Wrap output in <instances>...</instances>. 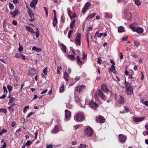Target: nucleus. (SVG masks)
Instances as JSON below:
<instances>
[{"label":"nucleus","instance_id":"1","mask_svg":"<svg viewBox=\"0 0 148 148\" xmlns=\"http://www.w3.org/2000/svg\"><path fill=\"white\" fill-rule=\"evenodd\" d=\"M84 114L83 113L78 112L76 115L75 119L76 121H82L84 119Z\"/></svg>","mask_w":148,"mask_h":148},{"label":"nucleus","instance_id":"2","mask_svg":"<svg viewBox=\"0 0 148 148\" xmlns=\"http://www.w3.org/2000/svg\"><path fill=\"white\" fill-rule=\"evenodd\" d=\"M85 134L86 135L88 136H91L93 134L92 129L90 127H88L85 130Z\"/></svg>","mask_w":148,"mask_h":148},{"label":"nucleus","instance_id":"3","mask_svg":"<svg viewBox=\"0 0 148 148\" xmlns=\"http://www.w3.org/2000/svg\"><path fill=\"white\" fill-rule=\"evenodd\" d=\"M81 34L78 33L77 34V35L75 39V43L76 45H79V46L81 45Z\"/></svg>","mask_w":148,"mask_h":148},{"label":"nucleus","instance_id":"4","mask_svg":"<svg viewBox=\"0 0 148 148\" xmlns=\"http://www.w3.org/2000/svg\"><path fill=\"white\" fill-rule=\"evenodd\" d=\"M96 121L99 123H103L106 120L104 117L101 115H99L96 117Z\"/></svg>","mask_w":148,"mask_h":148},{"label":"nucleus","instance_id":"5","mask_svg":"<svg viewBox=\"0 0 148 148\" xmlns=\"http://www.w3.org/2000/svg\"><path fill=\"white\" fill-rule=\"evenodd\" d=\"M89 105L90 107L94 110H95L99 106L96 103L94 102L93 101H91Z\"/></svg>","mask_w":148,"mask_h":148},{"label":"nucleus","instance_id":"6","mask_svg":"<svg viewBox=\"0 0 148 148\" xmlns=\"http://www.w3.org/2000/svg\"><path fill=\"white\" fill-rule=\"evenodd\" d=\"M85 89V86L84 85H82L77 86L75 88V90L76 91L80 92L83 91Z\"/></svg>","mask_w":148,"mask_h":148},{"label":"nucleus","instance_id":"7","mask_svg":"<svg viewBox=\"0 0 148 148\" xmlns=\"http://www.w3.org/2000/svg\"><path fill=\"white\" fill-rule=\"evenodd\" d=\"M90 5V3L89 2H88L85 4L82 10V12L84 14L85 13L86 11L88 10V7Z\"/></svg>","mask_w":148,"mask_h":148},{"label":"nucleus","instance_id":"8","mask_svg":"<svg viewBox=\"0 0 148 148\" xmlns=\"http://www.w3.org/2000/svg\"><path fill=\"white\" fill-rule=\"evenodd\" d=\"M28 12L29 15L31 18V19L29 20V21H34L35 20L34 15L30 9H28Z\"/></svg>","mask_w":148,"mask_h":148},{"label":"nucleus","instance_id":"9","mask_svg":"<svg viewBox=\"0 0 148 148\" xmlns=\"http://www.w3.org/2000/svg\"><path fill=\"white\" fill-rule=\"evenodd\" d=\"M98 94L100 97L103 100H105V96L102 91L100 89L98 90Z\"/></svg>","mask_w":148,"mask_h":148},{"label":"nucleus","instance_id":"10","mask_svg":"<svg viewBox=\"0 0 148 148\" xmlns=\"http://www.w3.org/2000/svg\"><path fill=\"white\" fill-rule=\"evenodd\" d=\"M133 89L131 86H130L128 88H127L126 90L127 94L129 95H131L133 93Z\"/></svg>","mask_w":148,"mask_h":148},{"label":"nucleus","instance_id":"11","mask_svg":"<svg viewBox=\"0 0 148 148\" xmlns=\"http://www.w3.org/2000/svg\"><path fill=\"white\" fill-rule=\"evenodd\" d=\"M38 2V0H33L30 3V6L32 8L35 9L36 5Z\"/></svg>","mask_w":148,"mask_h":148},{"label":"nucleus","instance_id":"12","mask_svg":"<svg viewBox=\"0 0 148 148\" xmlns=\"http://www.w3.org/2000/svg\"><path fill=\"white\" fill-rule=\"evenodd\" d=\"M133 119L135 121L140 122L144 120V117H142L140 118H138L137 117L133 116Z\"/></svg>","mask_w":148,"mask_h":148},{"label":"nucleus","instance_id":"13","mask_svg":"<svg viewBox=\"0 0 148 148\" xmlns=\"http://www.w3.org/2000/svg\"><path fill=\"white\" fill-rule=\"evenodd\" d=\"M119 140L121 142H124L126 139V138L123 134H120L119 136Z\"/></svg>","mask_w":148,"mask_h":148},{"label":"nucleus","instance_id":"14","mask_svg":"<svg viewBox=\"0 0 148 148\" xmlns=\"http://www.w3.org/2000/svg\"><path fill=\"white\" fill-rule=\"evenodd\" d=\"M102 90L103 91L107 92L109 91V89L106 84H103L101 87Z\"/></svg>","mask_w":148,"mask_h":148},{"label":"nucleus","instance_id":"15","mask_svg":"<svg viewBox=\"0 0 148 148\" xmlns=\"http://www.w3.org/2000/svg\"><path fill=\"white\" fill-rule=\"evenodd\" d=\"M35 73V69L31 68L29 69L28 71V75H34Z\"/></svg>","mask_w":148,"mask_h":148},{"label":"nucleus","instance_id":"16","mask_svg":"<svg viewBox=\"0 0 148 148\" xmlns=\"http://www.w3.org/2000/svg\"><path fill=\"white\" fill-rule=\"evenodd\" d=\"M19 12L18 10H15L13 12H11L10 14L13 17L16 16L17 14H19Z\"/></svg>","mask_w":148,"mask_h":148},{"label":"nucleus","instance_id":"17","mask_svg":"<svg viewBox=\"0 0 148 148\" xmlns=\"http://www.w3.org/2000/svg\"><path fill=\"white\" fill-rule=\"evenodd\" d=\"M65 117L66 118H69L71 116V113L70 112L67 110H65Z\"/></svg>","mask_w":148,"mask_h":148},{"label":"nucleus","instance_id":"18","mask_svg":"<svg viewBox=\"0 0 148 148\" xmlns=\"http://www.w3.org/2000/svg\"><path fill=\"white\" fill-rule=\"evenodd\" d=\"M130 28L134 32H135L136 31V30L138 27L136 26L134 24H131L130 25Z\"/></svg>","mask_w":148,"mask_h":148},{"label":"nucleus","instance_id":"19","mask_svg":"<svg viewBox=\"0 0 148 148\" xmlns=\"http://www.w3.org/2000/svg\"><path fill=\"white\" fill-rule=\"evenodd\" d=\"M92 27H88V30L86 32V37L87 38V40L88 41V44H89V39H88V36H89V32L88 31H90L92 29Z\"/></svg>","mask_w":148,"mask_h":148},{"label":"nucleus","instance_id":"20","mask_svg":"<svg viewBox=\"0 0 148 148\" xmlns=\"http://www.w3.org/2000/svg\"><path fill=\"white\" fill-rule=\"evenodd\" d=\"M59 128L57 126H55L54 127L52 131V132L53 134H55L58 132Z\"/></svg>","mask_w":148,"mask_h":148},{"label":"nucleus","instance_id":"21","mask_svg":"<svg viewBox=\"0 0 148 148\" xmlns=\"http://www.w3.org/2000/svg\"><path fill=\"white\" fill-rule=\"evenodd\" d=\"M76 60L77 62V64L81 66L83 62L82 61L80 60L78 56H77Z\"/></svg>","mask_w":148,"mask_h":148},{"label":"nucleus","instance_id":"22","mask_svg":"<svg viewBox=\"0 0 148 148\" xmlns=\"http://www.w3.org/2000/svg\"><path fill=\"white\" fill-rule=\"evenodd\" d=\"M64 77L66 81H68L69 80L68 78H69V74L66 71H65L64 73Z\"/></svg>","mask_w":148,"mask_h":148},{"label":"nucleus","instance_id":"23","mask_svg":"<svg viewBox=\"0 0 148 148\" xmlns=\"http://www.w3.org/2000/svg\"><path fill=\"white\" fill-rule=\"evenodd\" d=\"M26 29L29 32L32 34H34L35 32L34 31L33 29L31 27L29 26H27L26 27Z\"/></svg>","mask_w":148,"mask_h":148},{"label":"nucleus","instance_id":"24","mask_svg":"<svg viewBox=\"0 0 148 148\" xmlns=\"http://www.w3.org/2000/svg\"><path fill=\"white\" fill-rule=\"evenodd\" d=\"M118 31L119 33H122L125 32L124 27L122 26H120L118 28Z\"/></svg>","mask_w":148,"mask_h":148},{"label":"nucleus","instance_id":"25","mask_svg":"<svg viewBox=\"0 0 148 148\" xmlns=\"http://www.w3.org/2000/svg\"><path fill=\"white\" fill-rule=\"evenodd\" d=\"M135 32L141 34L143 32V29L142 28L138 27Z\"/></svg>","mask_w":148,"mask_h":148},{"label":"nucleus","instance_id":"26","mask_svg":"<svg viewBox=\"0 0 148 148\" xmlns=\"http://www.w3.org/2000/svg\"><path fill=\"white\" fill-rule=\"evenodd\" d=\"M99 31H98L95 33V35H97L96 39L97 37L101 38L103 34V33H99Z\"/></svg>","mask_w":148,"mask_h":148},{"label":"nucleus","instance_id":"27","mask_svg":"<svg viewBox=\"0 0 148 148\" xmlns=\"http://www.w3.org/2000/svg\"><path fill=\"white\" fill-rule=\"evenodd\" d=\"M57 22V19L56 17L54 16L53 21V24L54 27H55L56 24Z\"/></svg>","mask_w":148,"mask_h":148},{"label":"nucleus","instance_id":"28","mask_svg":"<svg viewBox=\"0 0 148 148\" xmlns=\"http://www.w3.org/2000/svg\"><path fill=\"white\" fill-rule=\"evenodd\" d=\"M124 102V100L123 98L121 96H120V98L119 100V103L120 104L123 103Z\"/></svg>","mask_w":148,"mask_h":148},{"label":"nucleus","instance_id":"29","mask_svg":"<svg viewBox=\"0 0 148 148\" xmlns=\"http://www.w3.org/2000/svg\"><path fill=\"white\" fill-rule=\"evenodd\" d=\"M32 50H35L37 52H40L41 51V49L40 48H38L35 46H34L32 48Z\"/></svg>","mask_w":148,"mask_h":148},{"label":"nucleus","instance_id":"30","mask_svg":"<svg viewBox=\"0 0 148 148\" xmlns=\"http://www.w3.org/2000/svg\"><path fill=\"white\" fill-rule=\"evenodd\" d=\"M60 45L62 47V50L63 51L66 53V46L64 45L62 43L60 44Z\"/></svg>","mask_w":148,"mask_h":148},{"label":"nucleus","instance_id":"31","mask_svg":"<svg viewBox=\"0 0 148 148\" xmlns=\"http://www.w3.org/2000/svg\"><path fill=\"white\" fill-rule=\"evenodd\" d=\"M15 100V99L13 97H11V98L10 99L9 102L8 103V105H10V103H12Z\"/></svg>","mask_w":148,"mask_h":148},{"label":"nucleus","instance_id":"32","mask_svg":"<svg viewBox=\"0 0 148 148\" xmlns=\"http://www.w3.org/2000/svg\"><path fill=\"white\" fill-rule=\"evenodd\" d=\"M68 57L69 58L71 59L72 60H75V56L74 55H68Z\"/></svg>","mask_w":148,"mask_h":148},{"label":"nucleus","instance_id":"33","mask_svg":"<svg viewBox=\"0 0 148 148\" xmlns=\"http://www.w3.org/2000/svg\"><path fill=\"white\" fill-rule=\"evenodd\" d=\"M9 8L11 10H13L14 9V5L11 3L9 4Z\"/></svg>","mask_w":148,"mask_h":148},{"label":"nucleus","instance_id":"34","mask_svg":"<svg viewBox=\"0 0 148 148\" xmlns=\"http://www.w3.org/2000/svg\"><path fill=\"white\" fill-rule=\"evenodd\" d=\"M115 70V67L114 66V65H112L111 66V67L110 69L109 70L110 72L113 71L114 70Z\"/></svg>","mask_w":148,"mask_h":148},{"label":"nucleus","instance_id":"35","mask_svg":"<svg viewBox=\"0 0 148 148\" xmlns=\"http://www.w3.org/2000/svg\"><path fill=\"white\" fill-rule=\"evenodd\" d=\"M1 112H3L5 114L7 113V110L4 108H1L0 109V113Z\"/></svg>","mask_w":148,"mask_h":148},{"label":"nucleus","instance_id":"36","mask_svg":"<svg viewBox=\"0 0 148 148\" xmlns=\"http://www.w3.org/2000/svg\"><path fill=\"white\" fill-rule=\"evenodd\" d=\"M112 15L108 13H106L105 14L104 17L106 18L111 17L112 18Z\"/></svg>","mask_w":148,"mask_h":148},{"label":"nucleus","instance_id":"37","mask_svg":"<svg viewBox=\"0 0 148 148\" xmlns=\"http://www.w3.org/2000/svg\"><path fill=\"white\" fill-rule=\"evenodd\" d=\"M22 54L20 53H18L15 54V57L16 58H20L21 57V55Z\"/></svg>","mask_w":148,"mask_h":148},{"label":"nucleus","instance_id":"38","mask_svg":"<svg viewBox=\"0 0 148 148\" xmlns=\"http://www.w3.org/2000/svg\"><path fill=\"white\" fill-rule=\"evenodd\" d=\"M73 32V30H70L69 32L68 37L69 38H70L71 37V36L72 35V33Z\"/></svg>","mask_w":148,"mask_h":148},{"label":"nucleus","instance_id":"39","mask_svg":"<svg viewBox=\"0 0 148 148\" xmlns=\"http://www.w3.org/2000/svg\"><path fill=\"white\" fill-rule=\"evenodd\" d=\"M8 110L10 111H12V112H13L14 110V109L13 107H12L11 106H10L8 107Z\"/></svg>","mask_w":148,"mask_h":148},{"label":"nucleus","instance_id":"40","mask_svg":"<svg viewBox=\"0 0 148 148\" xmlns=\"http://www.w3.org/2000/svg\"><path fill=\"white\" fill-rule=\"evenodd\" d=\"M19 47L18 49V50L19 52H21L23 50V46L21 45H20V44L19 43Z\"/></svg>","mask_w":148,"mask_h":148},{"label":"nucleus","instance_id":"41","mask_svg":"<svg viewBox=\"0 0 148 148\" xmlns=\"http://www.w3.org/2000/svg\"><path fill=\"white\" fill-rule=\"evenodd\" d=\"M64 84H62V86L60 88V89H59L60 92H62L64 89Z\"/></svg>","mask_w":148,"mask_h":148},{"label":"nucleus","instance_id":"42","mask_svg":"<svg viewBox=\"0 0 148 148\" xmlns=\"http://www.w3.org/2000/svg\"><path fill=\"white\" fill-rule=\"evenodd\" d=\"M125 87L127 88H128V87H129L130 86H130V84L129 83L127 82H126V80H125Z\"/></svg>","mask_w":148,"mask_h":148},{"label":"nucleus","instance_id":"43","mask_svg":"<svg viewBox=\"0 0 148 148\" xmlns=\"http://www.w3.org/2000/svg\"><path fill=\"white\" fill-rule=\"evenodd\" d=\"M32 143V142H31L30 140H28L27 141L25 144V145L27 146H29Z\"/></svg>","mask_w":148,"mask_h":148},{"label":"nucleus","instance_id":"44","mask_svg":"<svg viewBox=\"0 0 148 148\" xmlns=\"http://www.w3.org/2000/svg\"><path fill=\"white\" fill-rule=\"evenodd\" d=\"M7 132V131L6 130L3 129L0 132V135L1 136L3 133H6Z\"/></svg>","mask_w":148,"mask_h":148},{"label":"nucleus","instance_id":"45","mask_svg":"<svg viewBox=\"0 0 148 148\" xmlns=\"http://www.w3.org/2000/svg\"><path fill=\"white\" fill-rule=\"evenodd\" d=\"M3 88L4 90V93H5V94H7L8 92V90L7 89V88L5 86H3Z\"/></svg>","mask_w":148,"mask_h":148},{"label":"nucleus","instance_id":"46","mask_svg":"<svg viewBox=\"0 0 148 148\" xmlns=\"http://www.w3.org/2000/svg\"><path fill=\"white\" fill-rule=\"evenodd\" d=\"M135 3L138 6L140 5V1L139 0H135Z\"/></svg>","mask_w":148,"mask_h":148},{"label":"nucleus","instance_id":"47","mask_svg":"<svg viewBox=\"0 0 148 148\" xmlns=\"http://www.w3.org/2000/svg\"><path fill=\"white\" fill-rule=\"evenodd\" d=\"M7 88L9 92L11 91L12 90V87L10 85H8L7 86Z\"/></svg>","mask_w":148,"mask_h":148},{"label":"nucleus","instance_id":"48","mask_svg":"<svg viewBox=\"0 0 148 148\" xmlns=\"http://www.w3.org/2000/svg\"><path fill=\"white\" fill-rule=\"evenodd\" d=\"M87 146L86 145L84 144H80L79 147L80 148H85Z\"/></svg>","mask_w":148,"mask_h":148},{"label":"nucleus","instance_id":"49","mask_svg":"<svg viewBox=\"0 0 148 148\" xmlns=\"http://www.w3.org/2000/svg\"><path fill=\"white\" fill-rule=\"evenodd\" d=\"M43 72L44 73V74L45 75H47V68H46L45 69L43 70Z\"/></svg>","mask_w":148,"mask_h":148},{"label":"nucleus","instance_id":"50","mask_svg":"<svg viewBox=\"0 0 148 148\" xmlns=\"http://www.w3.org/2000/svg\"><path fill=\"white\" fill-rule=\"evenodd\" d=\"M96 15L95 13H93L91 14L90 15H89V18H90Z\"/></svg>","mask_w":148,"mask_h":148},{"label":"nucleus","instance_id":"51","mask_svg":"<svg viewBox=\"0 0 148 148\" xmlns=\"http://www.w3.org/2000/svg\"><path fill=\"white\" fill-rule=\"evenodd\" d=\"M46 148H53V146L52 145H47Z\"/></svg>","mask_w":148,"mask_h":148},{"label":"nucleus","instance_id":"52","mask_svg":"<svg viewBox=\"0 0 148 148\" xmlns=\"http://www.w3.org/2000/svg\"><path fill=\"white\" fill-rule=\"evenodd\" d=\"M127 36H124L122 39V40L123 41H125L126 39H127Z\"/></svg>","mask_w":148,"mask_h":148},{"label":"nucleus","instance_id":"53","mask_svg":"<svg viewBox=\"0 0 148 148\" xmlns=\"http://www.w3.org/2000/svg\"><path fill=\"white\" fill-rule=\"evenodd\" d=\"M6 146V144L5 142H4L3 143V145H2V148H5Z\"/></svg>","mask_w":148,"mask_h":148},{"label":"nucleus","instance_id":"54","mask_svg":"<svg viewBox=\"0 0 148 148\" xmlns=\"http://www.w3.org/2000/svg\"><path fill=\"white\" fill-rule=\"evenodd\" d=\"M134 45L136 46H138L139 44V43L138 41L137 40H136L134 42Z\"/></svg>","mask_w":148,"mask_h":148},{"label":"nucleus","instance_id":"55","mask_svg":"<svg viewBox=\"0 0 148 148\" xmlns=\"http://www.w3.org/2000/svg\"><path fill=\"white\" fill-rule=\"evenodd\" d=\"M101 62H102V60L100 58H98V60L97 61V63L99 64H101Z\"/></svg>","mask_w":148,"mask_h":148},{"label":"nucleus","instance_id":"56","mask_svg":"<svg viewBox=\"0 0 148 148\" xmlns=\"http://www.w3.org/2000/svg\"><path fill=\"white\" fill-rule=\"evenodd\" d=\"M75 24L71 23L70 24V27L71 29H72L74 26Z\"/></svg>","mask_w":148,"mask_h":148},{"label":"nucleus","instance_id":"57","mask_svg":"<svg viewBox=\"0 0 148 148\" xmlns=\"http://www.w3.org/2000/svg\"><path fill=\"white\" fill-rule=\"evenodd\" d=\"M16 125V123L14 122H12L11 124V126L12 127H14Z\"/></svg>","mask_w":148,"mask_h":148},{"label":"nucleus","instance_id":"58","mask_svg":"<svg viewBox=\"0 0 148 148\" xmlns=\"http://www.w3.org/2000/svg\"><path fill=\"white\" fill-rule=\"evenodd\" d=\"M47 89H45L44 90H43L41 92V94H45L46 92H47Z\"/></svg>","mask_w":148,"mask_h":148},{"label":"nucleus","instance_id":"59","mask_svg":"<svg viewBox=\"0 0 148 148\" xmlns=\"http://www.w3.org/2000/svg\"><path fill=\"white\" fill-rule=\"evenodd\" d=\"M34 113L33 112L29 113L27 116V118L29 117L31 115H32Z\"/></svg>","mask_w":148,"mask_h":148},{"label":"nucleus","instance_id":"60","mask_svg":"<svg viewBox=\"0 0 148 148\" xmlns=\"http://www.w3.org/2000/svg\"><path fill=\"white\" fill-rule=\"evenodd\" d=\"M24 86V84H21V89L20 90H19V92H22V88Z\"/></svg>","mask_w":148,"mask_h":148},{"label":"nucleus","instance_id":"61","mask_svg":"<svg viewBox=\"0 0 148 148\" xmlns=\"http://www.w3.org/2000/svg\"><path fill=\"white\" fill-rule=\"evenodd\" d=\"M21 58L23 60H25V56L22 54L21 55Z\"/></svg>","mask_w":148,"mask_h":148},{"label":"nucleus","instance_id":"62","mask_svg":"<svg viewBox=\"0 0 148 148\" xmlns=\"http://www.w3.org/2000/svg\"><path fill=\"white\" fill-rule=\"evenodd\" d=\"M12 23L14 25H16L17 24V22L16 20H14L12 22Z\"/></svg>","mask_w":148,"mask_h":148},{"label":"nucleus","instance_id":"63","mask_svg":"<svg viewBox=\"0 0 148 148\" xmlns=\"http://www.w3.org/2000/svg\"><path fill=\"white\" fill-rule=\"evenodd\" d=\"M61 19L62 21L64 23L65 21V19L64 18L63 16H62L61 17Z\"/></svg>","mask_w":148,"mask_h":148},{"label":"nucleus","instance_id":"64","mask_svg":"<svg viewBox=\"0 0 148 148\" xmlns=\"http://www.w3.org/2000/svg\"><path fill=\"white\" fill-rule=\"evenodd\" d=\"M145 127L147 130H148V123H147L145 125Z\"/></svg>","mask_w":148,"mask_h":148}]
</instances>
